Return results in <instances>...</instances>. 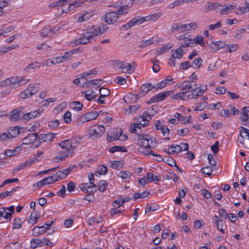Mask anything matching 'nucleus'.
Segmentation results:
<instances>
[{
  "instance_id": "f257e3e1",
  "label": "nucleus",
  "mask_w": 249,
  "mask_h": 249,
  "mask_svg": "<svg viewBox=\"0 0 249 249\" xmlns=\"http://www.w3.org/2000/svg\"><path fill=\"white\" fill-rule=\"evenodd\" d=\"M151 118L150 115L147 112H143L142 116L138 117V123H132L130 124L129 132L131 133H135L137 135L136 138H139L140 136L144 135L145 134L142 133L141 127L147 125Z\"/></svg>"
},
{
  "instance_id": "f03ea898",
  "label": "nucleus",
  "mask_w": 249,
  "mask_h": 249,
  "mask_svg": "<svg viewBox=\"0 0 249 249\" xmlns=\"http://www.w3.org/2000/svg\"><path fill=\"white\" fill-rule=\"evenodd\" d=\"M136 143L140 146L139 151L145 155L147 150L143 151L144 148L154 149L157 145L156 139L149 135L145 134L143 136H140L139 138H134Z\"/></svg>"
},
{
  "instance_id": "7ed1b4c3",
  "label": "nucleus",
  "mask_w": 249,
  "mask_h": 249,
  "mask_svg": "<svg viewBox=\"0 0 249 249\" xmlns=\"http://www.w3.org/2000/svg\"><path fill=\"white\" fill-rule=\"evenodd\" d=\"M163 14L161 12L148 15L145 17H140L139 18H133L129 22L123 25L126 30H127L132 26L136 25H139L144 21H156L157 19L160 18Z\"/></svg>"
},
{
  "instance_id": "20e7f679",
  "label": "nucleus",
  "mask_w": 249,
  "mask_h": 249,
  "mask_svg": "<svg viewBox=\"0 0 249 249\" xmlns=\"http://www.w3.org/2000/svg\"><path fill=\"white\" fill-rule=\"evenodd\" d=\"M128 6L124 5L121 6L116 12H109L102 17V19L107 23L112 24L115 23L118 18L119 16L126 14L128 12Z\"/></svg>"
},
{
  "instance_id": "39448f33",
  "label": "nucleus",
  "mask_w": 249,
  "mask_h": 249,
  "mask_svg": "<svg viewBox=\"0 0 249 249\" xmlns=\"http://www.w3.org/2000/svg\"><path fill=\"white\" fill-rule=\"evenodd\" d=\"M30 79H26L22 77H13L7 78L2 82V86H9L14 88L23 85L30 81Z\"/></svg>"
},
{
  "instance_id": "423d86ee",
  "label": "nucleus",
  "mask_w": 249,
  "mask_h": 249,
  "mask_svg": "<svg viewBox=\"0 0 249 249\" xmlns=\"http://www.w3.org/2000/svg\"><path fill=\"white\" fill-rule=\"evenodd\" d=\"M59 145L62 148V150L58 153V155L55 158V161L59 162L63 160L65 158L71 155L73 153V150L70 147H66L65 145H61V142L59 143Z\"/></svg>"
},
{
  "instance_id": "0eeeda50",
  "label": "nucleus",
  "mask_w": 249,
  "mask_h": 249,
  "mask_svg": "<svg viewBox=\"0 0 249 249\" xmlns=\"http://www.w3.org/2000/svg\"><path fill=\"white\" fill-rule=\"evenodd\" d=\"M39 84L31 83L28 88L20 93V97L23 99L29 98L36 94L39 90Z\"/></svg>"
},
{
  "instance_id": "6e6552de",
  "label": "nucleus",
  "mask_w": 249,
  "mask_h": 249,
  "mask_svg": "<svg viewBox=\"0 0 249 249\" xmlns=\"http://www.w3.org/2000/svg\"><path fill=\"white\" fill-rule=\"evenodd\" d=\"M105 127L103 125H94L89 128L88 131V135L93 139L98 138L105 133Z\"/></svg>"
},
{
  "instance_id": "1a4fd4ad",
  "label": "nucleus",
  "mask_w": 249,
  "mask_h": 249,
  "mask_svg": "<svg viewBox=\"0 0 249 249\" xmlns=\"http://www.w3.org/2000/svg\"><path fill=\"white\" fill-rule=\"evenodd\" d=\"M53 221H49L41 226H36L32 230V234L35 236H38L40 234L45 233L47 230L50 229Z\"/></svg>"
},
{
  "instance_id": "9d476101",
  "label": "nucleus",
  "mask_w": 249,
  "mask_h": 249,
  "mask_svg": "<svg viewBox=\"0 0 249 249\" xmlns=\"http://www.w3.org/2000/svg\"><path fill=\"white\" fill-rule=\"evenodd\" d=\"M173 91L172 90H170L157 94L147 101V104H150L153 103L162 101L165 100L167 96L173 93Z\"/></svg>"
},
{
  "instance_id": "9b49d317",
  "label": "nucleus",
  "mask_w": 249,
  "mask_h": 249,
  "mask_svg": "<svg viewBox=\"0 0 249 249\" xmlns=\"http://www.w3.org/2000/svg\"><path fill=\"white\" fill-rule=\"evenodd\" d=\"M81 138L75 136L69 140H65L61 142V145L65 146H70L73 151L80 142Z\"/></svg>"
},
{
  "instance_id": "f8f14e48",
  "label": "nucleus",
  "mask_w": 249,
  "mask_h": 249,
  "mask_svg": "<svg viewBox=\"0 0 249 249\" xmlns=\"http://www.w3.org/2000/svg\"><path fill=\"white\" fill-rule=\"evenodd\" d=\"M195 89H196V81H183V85L181 88V90L183 92H185V94H187V93L189 92L192 91L193 92L195 91Z\"/></svg>"
},
{
  "instance_id": "ddd939ff",
  "label": "nucleus",
  "mask_w": 249,
  "mask_h": 249,
  "mask_svg": "<svg viewBox=\"0 0 249 249\" xmlns=\"http://www.w3.org/2000/svg\"><path fill=\"white\" fill-rule=\"evenodd\" d=\"M116 64L123 72L132 73L134 72V69L132 68L130 64L124 61H117Z\"/></svg>"
},
{
  "instance_id": "4468645a",
  "label": "nucleus",
  "mask_w": 249,
  "mask_h": 249,
  "mask_svg": "<svg viewBox=\"0 0 249 249\" xmlns=\"http://www.w3.org/2000/svg\"><path fill=\"white\" fill-rule=\"evenodd\" d=\"M207 90V85H201L199 87H196V89L195 91L190 93L192 99H197L201 96Z\"/></svg>"
},
{
  "instance_id": "2eb2a0df",
  "label": "nucleus",
  "mask_w": 249,
  "mask_h": 249,
  "mask_svg": "<svg viewBox=\"0 0 249 249\" xmlns=\"http://www.w3.org/2000/svg\"><path fill=\"white\" fill-rule=\"evenodd\" d=\"M197 28L196 22H191L189 24H177L176 29L180 30V32L195 30Z\"/></svg>"
},
{
  "instance_id": "dca6fc26",
  "label": "nucleus",
  "mask_w": 249,
  "mask_h": 249,
  "mask_svg": "<svg viewBox=\"0 0 249 249\" xmlns=\"http://www.w3.org/2000/svg\"><path fill=\"white\" fill-rule=\"evenodd\" d=\"M49 242H50V240L46 238H43L41 239H34L30 242L31 248L35 249L37 247H42L45 244H48Z\"/></svg>"
},
{
  "instance_id": "f3484780",
  "label": "nucleus",
  "mask_w": 249,
  "mask_h": 249,
  "mask_svg": "<svg viewBox=\"0 0 249 249\" xmlns=\"http://www.w3.org/2000/svg\"><path fill=\"white\" fill-rule=\"evenodd\" d=\"M235 6V5L233 4H225L223 5L220 4V6L217 8V11L220 15H226L230 13Z\"/></svg>"
},
{
  "instance_id": "a211bd4d",
  "label": "nucleus",
  "mask_w": 249,
  "mask_h": 249,
  "mask_svg": "<svg viewBox=\"0 0 249 249\" xmlns=\"http://www.w3.org/2000/svg\"><path fill=\"white\" fill-rule=\"evenodd\" d=\"M39 135L37 133L29 134L26 137L22 140V144L28 145L33 143L35 141L37 140L38 142Z\"/></svg>"
},
{
  "instance_id": "6ab92c4d",
  "label": "nucleus",
  "mask_w": 249,
  "mask_h": 249,
  "mask_svg": "<svg viewBox=\"0 0 249 249\" xmlns=\"http://www.w3.org/2000/svg\"><path fill=\"white\" fill-rule=\"evenodd\" d=\"M22 110V107H19L16 109H14L12 110L9 116V120L11 121L17 122L19 120L20 118V113Z\"/></svg>"
},
{
  "instance_id": "aec40b11",
  "label": "nucleus",
  "mask_w": 249,
  "mask_h": 249,
  "mask_svg": "<svg viewBox=\"0 0 249 249\" xmlns=\"http://www.w3.org/2000/svg\"><path fill=\"white\" fill-rule=\"evenodd\" d=\"M20 150V147L18 146L16 147L13 150L6 149L5 150L4 154L1 153L0 155V157L1 159H5V156L11 157L19 153Z\"/></svg>"
},
{
  "instance_id": "412c9836",
  "label": "nucleus",
  "mask_w": 249,
  "mask_h": 249,
  "mask_svg": "<svg viewBox=\"0 0 249 249\" xmlns=\"http://www.w3.org/2000/svg\"><path fill=\"white\" fill-rule=\"evenodd\" d=\"M71 170L72 168L69 167L66 169L58 171L55 174L57 180L58 181L60 179L65 178L67 177V176L70 173Z\"/></svg>"
},
{
  "instance_id": "4be33fe9",
  "label": "nucleus",
  "mask_w": 249,
  "mask_h": 249,
  "mask_svg": "<svg viewBox=\"0 0 249 249\" xmlns=\"http://www.w3.org/2000/svg\"><path fill=\"white\" fill-rule=\"evenodd\" d=\"M40 115L39 110H36L30 112L25 113L22 116L21 120L23 121H28L36 117H37Z\"/></svg>"
},
{
  "instance_id": "5701e85b",
  "label": "nucleus",
  "mask_w": 249,
  "mask_h": 249,
  "mask_svg": "<svg viewBox=\"0 0 249 249\" xmlns=\"http://www.w3.org/2000/svg\"><path fill=\"white\" fill-rule=\"evenodd\" d=\"M153 88V86L150 83L142 85L140 89V92L139 95L140 96H144L147 94L150 90H152Z\"/></svg>"
},
{
  "instance_id": "b1692460",
  "label": "nucleus",
  "mask_w": 249,
  "mask_h": 249,
  "mask_svg": "<svg viewBox=\"0 0 249 249\" xmlns=\"http://www.w3.org/2000/svg\"><path fill=\"white\" fill-rule=\"evenodd\" d=\"M54 134L53 133H47L45 134H39L38 136V142L40 143L47 141H52L54 138Z\"/></svg>"
},
{
  "instance_id": "393cba45",
  "label": "nucleus",
  "mask_w": 249,
  "mask_h": 249,
  "mask_svg": "<svg viewBox=\"0 0 249 249\" xmlns=\"http://www.w3.org/2000/svg\"><path fill=\"white\" fill-rule=\"evenodd\" d=\"M220 6V4L217 2H208L203 7V12H208L211 10L215 9Z\"/></svg>"
},
{
  "instance_id": "a878e982",
  "label": "nucleus",
  "mask_w": 249,
  "mask_h": 249,
  "mask_svg": "<svg viewBox=\"0 0 249 249\" xmlns=\"http://www.w3.org/2000/svg\"><path fill=\"white\" fill-rule=\"evenodd\" d=\"M172 98L175 100H182L186 101L189 99H192L189 94H185V92L182 91L172 95Z\"/></svg>"
},
{
  "instance_id": "bb28decb",
  "label": "nucleus",
  "mask_w": 249,
  "mask_h": 249,
  "mask_svg": "<svg viewBox=\"0 0 249 249\" xmlns=\"http://www.w3.org/2000/svg\"><path fill=\"white\" fill-rule=\"evenodd\" d=\"M72 55L71 52L68 51L65 53L64 55L55 57V60L57 63H60L69 60Z\"/></svg>"
},
{
  "instance_id": "cd10ccee",
  "label": "nucleus",
  "mask_w": 249,
  "mask_h": 249,
  "mask_svg": "<svg viewBox=\"0 0 249 249\" xmlns=\"http://www.w3.org/2000/svg\"><path fill=\"white\" fill-rule=\"evenodd\" d=\"M7 133L11 139L17 137L20 133L19 128L18 126L10 127L7 129Z\"/></svg>"
},
{
  "instance_id": "c85d7f7f",
  "label": "nucleus",
  "mask_w": 249,
  "mask_h": 249,
  "mask_svg": "<svg viewBox=\"0 0 249 249\" xmlns=\"http://www.w3.org/2000/svg\"><path fill=\"white\" fill-rule=\"evenodd\" d=\"M242 116L240 118L242 122H244V125H246V122L249 119V107H244L242 109Z\"/></svg>"
},
{
  "instance_id": "c756f323",
  "label": "nucleus",
  "mask_w": 249,
  "mask_h": 249,
  "mask_svg": "<svg viewBox=\"0 0 249 249\" xmlns=\"http://www.w3.org/2000/svg\"><path fill=\"white\" fill-rule=\"evenodd\" d=\"M99 113L97 111H92L88 112L85 114L83 117L84 118V120L86 121H90L92 120L96 119V118L98 116Z\"/></svg>"
},
{
  "instance_id": "7c9ffc66",
  "label": "nucleus",
  "mask_w": 249,
  "mask_h": 249,
  "mask_svg": "<svg viewBox=\"0 0 249 249\" xmlns=\"http://www.w3.org/2000/svg\"><path fill=\"white\" fill-rule=\"evenodd\" d=\"M139 98V96L138 94H129L124 97V100L125 103L129 104L131 102H136Z\"/></svg>"
},
{
  "instance_id": "2f4dec72",
  "label": "nucleus",
  "mask_w": 249,
  "mask_h": 249,
  "mask_svg": "<svg viewBox=\"0 0 249 249\" xmlns=\"http://www.w3.org/2000/svg\"><path fill=\"white\" fill-rule=\"evenodd\" d=\"M183 40L181 42V45L179 47H181V48L182 49L183 48L192 47L194 46L193 39L186 37H183Z\"/></svg>"
},
{
  "instance_id": "473e14b6",
  "label": "nucleus",
  "mask_w": 249,
  "mask_h": 249,
  "mask_svg": "<svg viewBox=\"0 0 249 249\" xmlns=\"http://www.w3.org/2000/svg\"><path fill=\"white\" fill-rule=\"evenodd\" d=\"M81 93L84 94V96L85 99L88 101L92 100L95 98L97 96L95 92L89 90H86L84 92L82 91Z\"/></svg>"
},
{
  "instance_id": "72a5a7b5",
  "label": "nucleus",
  "mask_w": 249,
  "mask_h": 249,
  "mask_svg": "<svg viewBox=\"0 0 249 249\" xmlns=\"http://www.w3.org/2000/svg\"><path fill=\"white\" fill-rule=\"evenodd\" d=\"M210 46L214 51H217L220 48L226 46V44L224 42L219 41L215 42H213L210 44Z\"/></svg>"
},
{
  "instance_id": "f704fd0d",
  "label": "nucleus",
  "mask_w": 249,
  "mask_h": 249,
  "mask_svg": "<svg viewBox=\"0 0 249 249\" xmlns=\"http://www.w3.org/2000/svg\"><path fill=\"white\" fill-rule=\"evenodd\" d=\"M39 217V215L37 213L32 212L30 216V218L28 221V223L33 225L36 222Z\"/></svg>"
},
{
  "instance_id": "c9c22d12",
  "label": "nucleus",
  "mask_w": 249,
  "mask_h": 249,
  "mask_svg": "<svg viewBox=\"0 0 249 249\" xmlns=\"http://www.w3.org/2000/svg\"><path fill=\"white\" fill-rule=\"evenodd\" d=\"M185 53L183 49L181 48V47H178V49H176L174 51V53L171 55L173 56L176 59H181Z\"/></svg>"
},
{
  "instance_id": "e433bc0d",
  "label": "nucleus",
  "mask_w": 249,
  "mask_h": 249,
  "mask_svg": "<svg viewBox=\"0 0 249 249\" xmlns=\"http://www.w3.org/2000/svg\"><path fill=\"white\" fill-rule=\"evenodd\" d=\"M146 179L149 182L154 181L155 183H157L160 181L159 177L158 176H154V175L151 172L147 173Z\"/></svg>"
},
{
  "instance_id": "4c0bfd02",
  "label": "nucleus",
  "mask_w": 249,
  "mask_h": 249,
  "mask_svg": "<svg viewBox=\"0 0 249 249\" xmlns=\"http://www.w3.org/2000/svg\"><path fill=\"white\" fill-rule=\"evenodd\" d=\"M118 151L126 152L127 150L126 147L124 146H114L109 149V152L111 153H114Z\"/></svg>"
},
{
  "instance_id": "58836bf2",
  "label": "nucleus",
  "mask_w": 249,
  "mask_h": 249,
  "mask_svg": "<svg viewBox=\"0 0 249 249\" xmlns=\"http://www.w3.org/2000/svg\"><path fill=\"white\" fill-rule=\"evenodd\" d=\"M40 35L41 36L43 37L52 36L51 28L49 26L45 27L41 31Z\"/></svg>"
},
{
  "instance_id": "ea45409f",
  "label": "nucleus",
  "mask_w": 249,
  "mask_h": 249,
  "mask_svg": "<svg viewBox=\"0 0 249 249\" xmlns=\"http://www.w3.org/2000/svg\"><path fill=\"white\" fill-rule=\"evenodd\" d=\"M40 67V65L38 62H34L33 63H30L27 66H26L24 69V71L26 72H28L31 70H34L36 68H39Z\"/></svg>"
},
{
  "instance_id": "a19ab883",
  "label": "nucleus",
  "mask_w": 249,
  "mask_h": 249,
  "mask_svg": "<svg viewBox=\"0 0 249 249\" xmlns=\"http://www.w3.org/2000/svg\"><path fill=\"white\" fill-rule=\"evenodd\" d=\"M155 41L154 40V37L147 39L146 40H142L139 43V47L141 48H145L154 43ZM156 41H157V40Z\"/></svg>"
},
{
  "instance_id": "79ce46f5",
  "label": "nucleus",
  "mask_w": 249,
  "mask_h": 249,
  "mask_svg": "<svg viewBox=\"0 0 249 249\" xmlns=\"http://www.w3.org/2000/svg\"><path fill=\"white\" fill-rule=\"evenodd\" d=\"M150 195V192L149 191H144L142 193H136L134 194L133 196V199L134 200H137L139 198H143L147 197Z\"/></svg>"
},
{
  "instance_id": "37998d69",
  "label": "nucleus",
  "mask_w": 249,
  "mask_h": 249,
  "mask_svg": "<svg viewBox=\"0 0 249 249\" xmlns=\"http://www.w3.org/2000/svg\"><path fill=\"white\" fill-rule=\"evenodd\" d=\"M85 33L86 34H88L91 40L93 39L95 37L100 34V32L98 31L96 28H93L89 31L86 32Z\"/></svg>"
},
{
  "instance_id": "c03bdc74",
  "label": "nucleus",
  "mask_w": 249,
  "mask_h": 249,
  "mask_svg": "<svg viewBox=\"0 0 249 249\" xmlns=\"http://www.w3.org/2000/svg\"><path fill=\"white\" fill-rule=\"evenodd\" d=\"M19 47V45L18 44L12 45L8 47H2L0 49V53H6L13 49H15Z\"/></svg>"
},
{
  "instance_id": "a18cd8bd",
  "label": "nucleus",
  "mask_w": 249,
  "mask_h": 249,
  "mask_svg": "<svg viewBox=\"0 0 249 249\" xmlns=\"http://www.w3.org/2000/svg\"><path fill=\"white\" fill-rule=\"evenodd\" d=\"M82 3V1H75L71 3L69 7L65 10L64 11V9H62V12L65 13L69 12L73 10L75 7H77L80 5V4Z\"/></svg>"
},
{
  "instance_id": "49530a36",
  "label": "nucleus",
  "mask_w": 249,
  "mask_h": 249,
  "mask_svg": "<svg viewBox=\"0 0 249 249\" xmlns=\"http://www.w3.org/2000/svg\"><path fill=\"white\" fill-rule=\"evenodd\" d=\"M71 107L76 111H80L82 109L83 105L79 101H73L71 103Z\"/></svg>"
},
{
  "instance_id": "de8ad7c7",
  "label": "nucleus",
  "mask_w": 249,
  "mask_h": 249,
  "mask_svg": "<svg viewBox=\"0 0 249 249\" xmlns=\"http://www.w3.org/2000/svg\"><path fill=\"white\" fill-rule=\"evenodd\" d=\"M81 43H82V44H87L90 42L91 39L89 38L88 34L84 33L81 34Z\"/></svg>"
},
{
  "instance_id": "09e8293b",
  "label": "nucleus",
  "mask_w": 249,
  "mask_h": 249,
  "mask_svg": "<svg viewBox=\"0 0 249 249\" xmlns=\"http://www.w3.org/2000/svg\"><path fill=\"white\" fill-rule=\"evenodd\" d=\"M203 37L201 36H196L193 39L194 44H199L201 46L204 47L205 43L203 42Z\"/></svg>"
},
{
  "instance_id": "8fccbe9b",
  "label": "nucleus",
  "mask_w": 249,
  "mask_h": 249,
  "mask_svg": "<svg viewBox=\"0 0 249 249\" xmlns=\"http://www.w3.org/2000/svg\"><path fill=\"white\" fill-rule=\"evenodd\" d=\"M107 186V182H106V181L104 180H100L98 184L97 185L98 189L100 192H103L106 190Z\"/></svg>"
},
{
  "instance_id": "3c124183",
  "label": "nucleus",
  "mask_w": 249,
  "mask_h": 249,
  "mask_svg": "<svg viewBox=\"0 0 249 249\" xmlns=\"http://www.w3.org/2000/svg\"><path fill=\"white\" fill-rule=\"evenodd\" d=\"M121 137V134H120L119 132H114L113 135L109 136L108 134L107 136V141L111 142L112 141H115L117 140H120V138Z\"/></svg>"
},
{
  "instance_id": "603ef678",
  "label": "nucleus",
  "mask_w": 249,
  "mask_h": 249,
  "mask_svg": "<svg viewBox=\"0 0 249 249\" xmlns=\"http://www.w3.org/2000/svg\"><path fill=\"white\" fill-rule=\"evenodd\" d=\"M99 93L100 96L106 97L109 95L110 94V90L109 89L106 88H101L99 89Z\"/></svg>"
},
{
  "instance_id": "864d4df0",
  "label": "nucleus",
  "mask_w": 249,
  "mask_h": 249,
  "mask_svg": "<svg viewBox=\"0 0 249 249\" xmlns=\"http://www.w3.org/2000/svg\"><path fill=\"white\" fill-rule=\"evenodd\" d=\"M21 219L17 218L14 219L13 223V229H19L21 227Z\"/></svg>"
},
{
  "instance_id": "5fc2aeb1",
  "label": "nucleus",
  "mask_w": 249,
  "mask_h": 249,
  "mask_svg": "<svg viewBox=\"0 0 249 249\" xmlns=\"http://www.w3.org/2000/svg\"><path fill=\"white\" fill-rule=\"evenodd\" d=\"M15 26H10L9 27H7V28H5L3 29H2L0 31V37L2 36H6L5 35V34H7V33L11 32V31H12L14 29H15Z\"/></svg>"
},
{
  "instance_id": "6e6d98bb",
  "label": "nucleus",
  "mask_w": 249,
  "mask_h": 249,
  "mask_svg": "<svg viewBox=\"0 0 249 249\" xmlns=\"http://www.w3.org/2000/svg\"><path fill=\"white\" fill-rule=\"evenodd\" d=\"M226 48L228 49L227 51L229 53H232L235 52L239 48L237 44H230L226 45Z\"/></svg>"
},
{
  "instance_id": "4d7b16f0",
  "label": "nucleus",
  "mask_w": 249,
  "mask_h": 249,
  "mask_svg": "<svg viewBox=\"0 0 249 249\" xmlns=\"http://www.w3.org/2000/svg\"><path fill=\"white\" fill-rule=\"evenodd\" d=\"M132 176V173L130 172L125 171H121L119 173V177L122 179H127L130 178Z\"/></svg>"
},
{
  "instance_id": "13d9d810",
  "label": "nucleus",
  "mask_w": 249,
  "mask_h": 249,
  "mask_svg": "<svg viewBox=\"0 0 249 249\" xmlns=\"http://www.w3.org/2000/svg\"><path fill=\"white\" fill-rule=\"evenodd\" d=\"M44 178L45 180L46 184H51L55 181H58L55 174Z\"/></svg>"
},
{
  "instance_id": "bf43d9fd",
  "label": "nucleus",
  "mask_w": 249,
  "mask_h": 249,
  "mask_svg": "<svg viewBox=\"0 0 249 249\" xmlns=\"http://www.w3.org/2000/svg\"><path fill=\"white\" fill-rule=\"evenodd\" d=\"M91 15L90 13H84L82 16L80 17L78 19V21L79 22H82L84 21H86L89 19V18L91 17Z\"/></svg>"
},
{
  "instance_id": "052dcab7",
  "label": "nucleus",
  "mask_w": 249,
  "mask_h": 249,
  "mask_svg": "<svg viewBox=\"0 0 249 249\" xmlns=\"http://www.w3.org/2000/svg\"><path fill=\"white\" fill-rule=\"evenodd\" d=\"M237 9L238 11L235 12L237 15H243L249 11V8H248V6H247L240 7Z\"/></svg>"
},
{
  "instance_id": "680f3d73",
  "label": "nucleus",
  "mask_w": 249,
  "mask_h": 249,
  "mask_svg": "<svg viewBox=\"0 0 249 249\" xmlns=\"http://www.w3.org/2000/svg\"><path fill=\"white\" fill-rule=\"evenodd\" d=\"M207 105V102H204L203 103H197L196 104V106L194 108V110L196 111H201Z\"/></svg>"
},
{
  "instance_id": "e2e57ef3",
  "label": "nucleus",
  "mask_w": 249,
  "mask_h": 249,
  "mask_svg": "<svg viewBox=\"0 0 249 249\" xmlns=\"http://www.w3.org/2000/svg\"><path fill=\"white\" fill-rule=\"evenodd\" d=\"M107 167L104 165H102L100 171H97L95 172V175L97 176L98 175H105L107 174Z\"/></svg>"
},
{
  "instance_id": "0e129e2a",
  "label": "nucleus",
  "mask_w": 249,
  "mask_h": 249,
  "mask_svg": "<svg viewBox=\"0 0 249 249\" xmlns=\"http://www.w3.org/2000/svg\"><path fill=\"white\" fill-rule=\"evenodd\" d=\"M152 63L153 64V66L152 67L153 71L155 72H159L160 71V67L158 65V63H159V60L157 59H155L154 60L152 61Z\"/></svg>"
},
{
  "instance_id": "69168bd1",
  "label": "nucleus",
  "mask_w": 249,
  "mask_h": 249,
  "mask_svg": "<svg viewBox=\"0 0 249 249\" xmlns=\"http://www.w3.org/2000/svg\"><path fill=\"white\" fill-rule=\"evenodd\" d=\"M202 172L204 174L207 175L208 176H210L213 171V168L211 166H206L202 168L201 169Z\"/></svg>"
},
{
  "instance_id": "338daca9",
  "label": "nucleus",
  "mask_w": 249,
  "mask_h": 249,
  "mask_svg": "<svg viewBox=\"0 0 249 249\" xmlns=\"http://www.w3.org/2000/svg\"><path fill=\"white\" fill-rule=\"evenodd\" d=\"M71 113L68 111L64 115L63 119L64 121L67 123H70L71 122Z\"/></svg>"
},
{
  "instance_id": "774afa93",
  "label": "nucleus",
  "mask_w": 249,
  "mask_h": 249,
  "mask_svg": "<svg viewBox=\"0 0 249 249\" xmlns=\"http://www.w3.org/2000/svg\"><path fill=\"white\" fill-rule=\"evenodd\" d=\"M10 139H11V138L7 132H4L0 134V140L1 142H4Z\"/></svg>"
}]
</instances>
